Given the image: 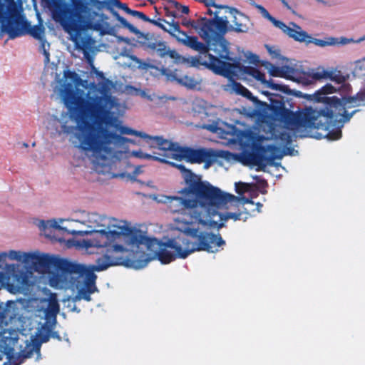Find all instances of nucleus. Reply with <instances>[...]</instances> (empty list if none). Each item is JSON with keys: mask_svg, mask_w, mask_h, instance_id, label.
Listing matches in <instances>:
<instances>
[{"mask_svg": "<svg viewBox=\"0 0 365 365\" xmlns=\"http://www.w3.org/2000/svg\"><path fill=\"white\" fill-rule=\"evenodd\" d=\"M58 71L52 64V71ZM95 86L68 69L56 72L53 83L54 93L68 108L58 122L61 132L69 135L71 145L83 153L97 172H103L111 164L113 149L110 145L117 142H130L120 135H130L148 139L151 148L165 151L168 160H185L191 163H210V152L187 148H174L170 141L160 137H151L135 130L108 115H121L125 106L112 97L98 98L94 94Z\"/></svg>", "mask_w": 365, "mask_h": 365, "instance_id": "nucleus-1", "label": "nucleus"}, {"mask_svg": "<svg viewBox=\"0 0 365 365\" xmlns=\"http://www.w3.org/2000/svg\"><path fill=\"white\" fill-rule=\"evenodd\" d=\"M336 91L333 85L327 83L313 94H304L303 98L309 102L327 105L320 109L307 107L299 113L286 110L279 118L256 127H245L243 130L220 120L205 125L204 128L226 140L222 142L224 144H238L244 148L254 150L257 155L242 156V163L257 170H264L274 158H282L284 155L292 154L288 145L294 136L317 138L326 137L330 140L341 138L340 130L321 134L319 136L309 131L313 128H324V131L327 132L329 125H336L333 114L336 113L340 105L339 98L327 96Z\"/></svg>", "mask_w": 365, "mask_h": 365, "instance_id": "nucleus-2", "label": "nucleus"}, {"mask_svg": "<svg viewBox=\"0 0 365 365\" xmlns=\"http://www.w3.org/2000/svg\"><path fill=\"white\" fill-rule=\"evenodd\" d=\"M128 258L116 255H103L96 264H83L62 261L51 264L47 274L43 277V285H48L55 289L69 291L71 295L62 299L71 310L75 309V302L81 300L91 301V294L98 292L96 284L97 276L95 272H101L110 267L124 265L128 267Z\"/></svg>", "mask_w": 365, "mask_h": 365, "instance_id": "nucleus-3", "label": "nucleus"}, {"mask_svg": "<svg viewBox=\"0 0 365 365\" xmlns=\"http://www.w3.org/2000/svg\"><path fill=\"white\" fill-rule=\"evenodd\" d=\"M185 235L162 242L140 230L133 229L129 223L127 254L131 257H128V267L142 269L154 259H158L162 264H168L176 258L185 259L198 252L196 239Z\"/></svg>", "mask_w": 365, "mask_h": 365, "instance_id": "nucleus-4", "label": "nucleus"}, {"mask_svg": "<svg viewBox=\"0 0 365 365\" xmlns=\"http://www.w3.org/2000/svg\"><path fill=\"white\" fill-rule=\"evenodd\" d=\"M6 252L7 259L23 264L32 263L33 266L25 267L11 277L0 272V289L4 287L9 292L16 294L23 292L29 286L43 284V277L47 275L52 264L49 255L38 251L23 252L11 250Z\"/></svg>", "mask_w": 365, "mask_h": 365, "instance_id": "nucleus-5", "label": "nucleus"}, {"mask_svg": "<svg viewBox=\"0 0 365 365\" xmlns=\"http://www.w3.org/2000/svg\"><path fill=\"white\" fill-rule=\"evenodd\" d=\"M168 163L181 171L184 181L187 185V187L178 191V193L182 195L190 196L197 200L207 203V206L217 210V209L234 210L240 205L252 204V201L244 197L235 196L212 186L207 182L201 181L200 176L195 175L181 164L175 163L171 160Z\"/></svg>", "mask_w": 365, "mask_h": 365, "instance_id": "nucleus-6", "label": "nucleus"}, {"mask_svg": "<svg viewBox=\"0 0 365 365\" xmlns=\"http://www.w3.org/2000/svg\"><path fill=\"white\" fill-rule=\"evenodd\" d=\"M150 198L158 203L163 204L172 213L179 214L174 217L173 227L177 230V221L195 222L215 226L222 225L226 217L220 215L216 209L190 196L185 197L165 195H151Z\"/></svg>", "mask_w": 365, "mask_h": 365, "instance_id": "nucleus-7", "label": "nucleus"}, {"mask_svg": "<svg viewBox=\"0 0 365 365\" xmlns=\"http://www.w3.org/2000/svg\"><path fill=\"white\" fill-rule=\"evenodd\" d=\"M108 220V225L93 231L96 234L93 240L81 241L69 240L66 242L67 247H76L91 253L92 248H97L103 255H115L127 254V233L129 231V222L110 217L106 216Z\"/></svg>", "mask_w": 365, "mask_h": 365, "instance_id": "nucleus-8", "label": "nucleus"}, {"mask_svg": "<svg viewBox=\"0 0 365 365\" xmlns=\"http://www.w3.org/2000/svg\"><path fill=\"white\" fill-rule=\"evenodd\" d=\"M222 34H215L207 45L205 51L198 52L199 56L188 59L191 66H203L215 73L230 78L232 75H240V61L230 56L228 43L220 37Z\"/></svg>", "mask_w": 365, "mask_h": 365, "instance_id": "nucleus-9", "label": "nucleus"}, {"mask_svg": "<svg viewBox=\"0 0 365 365\" xmlns=\"http://www.w3.org/2000/svg\"><path fill=\"white\" fill-rule=\"evenodd\" d=\"M55 7L51 5L54 19L60 23L63 29L73 36L81 31L88 29H97L98 21L107 19L105 15L92 11L88 4L77 3L67 11H58L66 4L65 0H51Z\"/></svg>", "mask_w": 365, "mask_h": 365, "instance_id": "nucleus-10", "label": "nucleus"}, {"mask_svg": "<svg viewBox=\"0 0 365 365\" xmlns=\"http://www.w3.org/2000/svg\"><path fill=\"white\" fill-rule=\"evenodd\" d=\"M221 210L222 209H217V212L226 217V219L223 220L222 225L210 226L202 225L197 221L195 222H185L178 220L177 221V231L190 236L193 239H196V241H197L198 252L205 251L209 253L218 252L225 245V240L219 234L202 231L200 226L220 228L224 226L225 222L228 220H232L234 221L242 220L245 221L248 215L247 213H244L242 211L239 212L230 211L222 212H220Z\"/></svg>", "mask_w": 365, "mask_h": 365, "instance_id": "nucleus-11", "label": "nucleus"}, {"mask_svg": "<svg viewBox=\"0 0 365 365\" xmlns=\"http://www.w3.org/2000/svg\"><path fill=\"white\" fill-rule=\"evenodd\" d=\"M108 220L105 215L96 212L83 213L80 219L53 218L38 222L39 229L45 234L50 230H57L66 232L73 235H91L93 231H98L108 226Z\"/></svg>", "mask_w": 365, "mask_h": 365, "instance_id": "nucleus-12", "label": "nucleus"}, {"mask_svg": "<svg viewBox=\"0 0 365 365\" xmlns=\"http://www.w3.org/2000/svg\"><path fill=\"white\" fill-rule=\"evenodd\" d=\"M248 19L237 10L225 9V17L218 19L213 24L196 26V31L205 41H210L215 34H225L233 30L237 32H246L248 30Z\"/></svg>", "mask_w": 365, "mask_h": 365, "instance_id": "nucleus-13", "label": "nucleus"}, {"mask_svg": "<svg viewBox=\"0 0 365 365\" xmlns=\"http://www.w3.org/2000/svg\"><path fill=\"white\" fill-rule=\"evenodd\" d=\"M27 25L22 0H0V26L10 38L24 34Z\"/></svg>", "mask_w": 365, "mask_h": 365, "instance_id": "nucleus-14", "label": "nucleus"}, {"mask_svg": "<svg viewBox=\"0 0 365 365\" xmlns=\"http://www.w3.org/2000/svg\"><path fill=\"white\" fill-rule=\"evenodd\" d=\"M240 75H232L230 78H227L229 79L227 84L223 86L222 87L224 91L230 93L241 95L252 100V101H255L256 98L252 96V93L245 87L232 79L234 77H237L239 79H245L246 75H248L259 81L261 83L265 85L267 88L287 93L288 89L286 86L275 84L271 81H267L265 78V75L256 68L245 67L240 65Z\"/></svg>", "mask_w": 365, "mask_h": 365, "instance_id": "nucleus-15", "label": "nucleus"}, {"mask_svg": "<svg viewBox=\"0 0 365 365\" xmlns=\"http://www.w3.org/2000/svg\"><path fill=\"white\" fill-rule=\"evenodd\" d=\"M322 80H329L336 83H342L346 81V78L339 71L319 66L304 73L299 77V82L304 86H309L316 81Z\"/></svg>", "mask_w": 365, "mask_h": 365, "instance_id": "nucleus-16", "label": "nucleus"}, {"mask_svg": "<svg viewBox=\"0 0 365 365\" xmlns=\"http://www.w3.org/2000/svg\"><path fill=\"white\" fill-rule=\"evenodd\" d=\"M339 102L336 113L333 114L336 124L344 123L350 120L355 111L349 112V109L365 106V90L359 91L354 96L339 98Z\"/></svg>", "mask_w": 365, "mask_h": 365, "instance_id": "nucleus-17", "label": "nucleus"}, {"mask_svg": "<svg viewBox=\"0 0 365 365\" xmlns=\"http://www.w3.org/2000/svg\"><path fill=\"white\" fill-rule=\"evenodd\" d=\"M277 24L276 27L282 30L289 38L300 43L307 42L309 34L297 24L290 22L288 25H286L281 21Z\"/></svg>", "mask_w": 365, "mask_h": 365, "instance_id": "nucleus-18", "label": "nucleus"}, {"mask_svg": "<svg viewBox=\"0 0 365 365\" xmlns=\"http://www.w3.org/2000/svg\"><path fill=\"white\" fill-rule=\"evenodd\" d=\"M173 36L175 37L179 43L197 52L205 51L207 49L205 44L198 41L197 37L188 36L185 32L180 31V28L177 29V31L173 34Z\"/></svg>", "mask_w": 365, "mask_h": 365, "instance_id": "nucleus-19", "label": "nucleus"}, {"mask_svg": "<svg viewBox=\"0 0 365 365\" xmlns=\"http://www.w3.org/2000/svg\"><path fill=\"white\" fill-rule=\"evenodd\" d=\"M36 15H37L38 19L39 21V24L40 25L39 26H35L32 27L31 29V30H30V33H31V34L34 37L41 40V47H42V48L43 50V54H44V56H45V62L46 63H48V61H49V53L47 51V48H49V43L43 40V37H44V28L43 26L42 21L41 19V16H40L39 13L37 12Z\"/></svg>", "mask_w": 365, "mask_h": 365, "instance_id": "nucleus-20", "label": "nucleus"}, {"mask_svg": "<svg viewBox=\"0 0 365 365\" xmlns=\"http://www.w3.org/2000/svg\"><path fill=\"white\" fill-rule=\"evenodd\" d=\"M261 65L264 67L269 74L273 77L287 78V75L291 72L290 68L287 66L278 67L268 61H262L261 62Z\"/></svg>", "mask_w": 365, "mask_h": 365, "instance_id": "nucleus-21", "label": "nucleus"}, {"mask_svg": "<svg viewBox=\"0 0 365 365\" xmlns=\"http://www.w3.org/2000/svg\"><path fill=\"white\" fill-rule=\"evenodd\" d=\"M226 8L227 7H225V6H217V5H213L212 9L211 7H209L208 12L210 14H213L215 16V19L212 21H207L204 19H202L200 21H199L196 24L191 23L192 27L196 31V28H195L196 26L203 27V26L206 25L207 24H213L218 19H220L221 17H225V16H222V15L220 16V14H225V9H226Z\"/></svg>", "mask_w": 365, "mask_h": 365, "instance_id": "nucleus-22", "label": "nucleus"}, {"mask_svg": "<svg viewBox=\"0 0 365 365\" xmlns=\"http://www.w3.org/2000/svg\"><path fill=\"white\" fill-rule=\"evenodd\" d=\"M130 93L136 96H140L143 98H145L150 101L155 102L156 103H159L160 102L163 101V100L165 98L164 96H159L154 93H150L146 91L135 88L133 87H130Z\"/></svg>", "mask_w": 365, "mask_h": 365, "instance_id": "nucleus-23", "label": "nucleus"}, {"mask_svg": "<svg viewBox=\"0 0 365 365\" xmlns=\"http://www.w3.org/2000/svg\"><path fill=\"white\" fill-rule=\"evenodd\" d=\"M352 75L359 78H365V56L351 63Z\"/></svg>", "mask_w": 365, "mask_h": 365, "instance_id": "nucleus-24", "label": "nucleus"}, {"mask_svg": "<svg viewBox=\"0 0 365 365\" xmlns=\"http://www.w3.org/2000/svg\"><path fill=\"white\" fill-rule=\"evenodd\" d=\"M158 153H155V152H153V155H150V154H147V153H143L142 150H137V151H133L131 153H130V156H133V157H136V158H142V159H153V160H158V161H160V162H163V163H170V160H168V158H166L164 155L165 154L162 155V156L163 158H160L158 156H157L156 155H158Z\"/></svg>", "mask_w": 365, "mask_h": 365, "instance_id": "nucleus-25", "label": "nucleus"}, {"mask_svg": "<svg viewBox=\"0 0 365 365\" xmlns=\"http://www.w3.org/2000/svg\"><path fill=\"white\" fill-rule=\"evenodd\" d=\"M173 78L175 80H177L180 83L190 88H195L200 83V81H197L193 77L189 76H183L178 78L177 77L176 75H175Z\"/></svg>", "mask_w": 365, "mask_h": 365, "instance_id": "nucleus-26", "label": "nucleus"}, {"mask_svg": "<svg viewBox=\"0 0 365 365\" xmlns=\"http://www.w3.org/2000/svg\"><path fill=\"white\" fill-rule=\"evenodd\" d=\"M312 43L319 47L332 46V37H327L324 39L314 38L309 35L306 43Z\"/></svg>", "mask_w": 365, "mask_h": 365, "instance_id": "nucleus-27", "label": "nucleus"}, {"mask_svg": "<svg viewBox=\"0 0 365 365\" xmlns=\"http://www.w3.org/2000/svg\"><path fill=\"white\" fill-rule=\"evenodd\" d=\"M166 55L169 56L171 58L174 59L176 63H187L188 65L191 66L190 63L188 61L189 58H185L181 56L175 50H170V48H168Z\"/></svg>", "mask_w": 365, "mask_h": 365, "instance_id": "nucleus-28", "label": "nucleus"}, {"mask_svg": "<svg viewBox=\"0 0 365 365\" xmlns=\"http://www.w3.org/2000/svg\"><path fill=\"white\" fill-rule=\"evenodd\" d=\"M265 48L273 59H282V61L287 60L285 58H284L280 52V50L276 47V46H271L269 45H266Z\"/></svg>", "mask_w": 365, "mask_h": 365, "instance_id": "nucleus-29", "label": "nucleus"}, {"mask_svg": "<svg viewBox=\"0 0 365 365\" xmlns=\"http://www.w3.org/2000/svg\"><path fill=\"white\" fill-rule=\"evenodd\" d=\"M255 6L258 9L259 12L262 14V16L271 21L272 24L276 27L277 25V23H279V21L272 17L263 6L260 5H256Z\"/></svg>", "mask_w": 365, "mask_h": 365, "instance_id": "nucleus-30", "label": "nucleus"}, {"mask_svg": "<svg viewBox=\"0 0 365 365\" xmlns=\"http://www.w3.org/2000/svg\"><path fill=\"white\" fill-rule=\"evenodd\" d=\"M235 187L236 192L241 195L249 191L251 189L252 185L248 183L239 182L235 183Z\"/></svg>", "mask_w": 365, "mask_h": 365, "instance_id": "nucleus-31", "label": "nucleus"}, {"mask_svg": "<svg viewBox=\"0 0 365 365\" xmlns=\"http://www.w3.org/2000/svg\"><path fill=\"white\" fill-rule=\"evenodd\" d=\"M354 39L346 37L334 38L332 37V46H345L354 43Z\"/></svg>", "mask_w": 365, "mask_h": 365, "instance_id": "nucleus-32", "label": "nucleus"}, {"mask_svg": "<svg viewBox=\"0 0 365 365\" xmlns=\"http://www.w3.org/2000/svg\"><path fill=\"white\" fill-rule=\"evenodd\" d=\"M205 102L200 99H195L193 101V110L195 112L200 113L205 108Z\"/></svg>", "mask_w": 365, "mask_h": 365, "instance_id": "nucleus-33", "label": "nucleus"}, {"mask_svg": "<svg viewBox=\"0 0 365 365\" xmlns=\"http://www.w3.org/2000/svg\"><path fill=\"white\" fill-rule=\"evenodd\" d=\"M165 26V28L164 31L168 32L172 36H173V34H175L177 31V29L179 28L178 24L174 22H168Z\"/></svg>", "mask_w": 365, "mask_h": 365, "instance_id": "nucleus-34", "label": "nucleus"}, {"mask_svg": "<svg viewBox=\"0 0 365 365\" xmlns=\"http://www.w3.org/2000/svg\"><path fill=\"white\" fill-rule=\"evenodd\" d=\"M168 47L163 41H159L157 48L155 50L158 52L159 56H166V52L168 50Z\"/></svg>", "mask_w": 365, "mask_h": 365, "instance_id": "nucleus-35", "label": "nucleus"}, {"mask_svg": "<svg viewBox=\"0 0 365 365\" xmlns=\"http://www.w3.org/2000/svg\"><path fill=\"white\" fill-rule=\"evenodd\" d=\"M171 6L175 8L178 11H181L183 14H187L189 12V9L186 6L180 5L179 3L172 1Z\"/></svg>", "mask_w": 365, "mask_h": 365, "instance_id": "nucleus-36", "label": "nucleus"}, {"mask_svg": "<svg viewBox=\"0 0 365 365\" xmlns=\"http://www.w3.org/2000/svg\"><path fill=\"white\" fill-rule=\"evenodd\" d=\"M245 56L251 62L253 63H256L259 62V58L256 54H254L253 53L250 51H247L245 53Z\"/></svg>", "mask_w": 365, "mask_h": 365, "instance_id": "nucleus-37", "label": "nucleus"}, {"mask_svg": "<svg viewBox=\"0 0 365 365\" xmlns=\"http://www.w3.org/2000/svg\"><path fill=\"white\" fill-rule=\"evenodd\" d=\"M115 6L125 12L130 14L131 12V9H130L125 4H121L120 2L118 1L117 0H115Z\"/></svg>", "mask_w": 365, "mask_h": 365, "instance_id": "nucleus-38", "label": "nucleus"}, {"mask_svg": "<svg viewBox=\"0 0 365 365\" xmlns=\"http://www.w3.org/2000/svg\"><path fill=\"white\" fill-rule=\"evenodd\" d=\"M130 14H132L133 16H137L138 17L139 19H141L144 21H148V19H147V17L145 16V14H143V13L141 12H139V11H133L131 10V12L130 13Z\"/></svg>", "mask_w": 365, "mask_h": 365, "instance_id": "nucleus-39", "label": "nucleus"}, {"mask_svg": "<svg viewBox=\"0 0 365 365\" xmlns=\"http://www.w3.org/2000/svg\"><path fill=\"white\" fill-rule=\"evenodd\" d=\"M154 24L157 26H158L159 27H160L161 29H163V30L165 29V24L168 23V21H165V20H163V19H158V21H153Z\"/></svg>", "mask_w": 365, "mask_h": 365, "instance_id": "nucleus-40", "label": "nucleus"}, {"mask_svg": "<svg viewBox=\"0 0 365 365\" xmlns=\"http://www.w3.org/2000/svg\"><path fill=\"white\" fill-rule=\"evenodd\" d=\"M159 41H160L155 40H155H151L150 41L148 42V46L149 48L155 50V48H157Z\"/></svg>", "mask_w": 365, "mask_h": 365, "instance_id": "nucleus-41", "label": "nucleus"}, {"mask_svg": "<svg viewBox=\"0 0 365 365\" xmlns=\"http://www.w3.org/2000/svg\"><path fill=\"white\" fill-rule=\"evenodd\" d=\"M56 121V118H53V117H51L49 119H48V124L46 125V127L48 130H51L52 127H53V124L55 123Z\"/></svg>", "mask_w": 365, "mask_h": 365, "instance_id": "nucleus-42", "label": "nucleus"}, {"mask_svg": "<svg viewBox=\"0 0 365 365\" xmlns=\"http://www.w3.org/2000/svg\"><path fill=\"white\" fill-rule=\"evenodd\" d=\"M291 93L292 95H294V96H296V97L302 98H304V94H305V93H303L302 92L299 91H293L291 92Z\"/></svg>", "mask_w": 365, "mask_h": 365, "instance_id": "nucleus-43", "label": "nucleus"}, {"mask_svg": "<svg viewBox=\"0 0 365 365\" xmlns=\"http://www.w3.org/2000/svg\"><path fill=\"white\" fill-rule=\"evenodd\" d=\"M7 259L6 252H0V262H4Z\"/></svg>", "mask_w": 365, "mask_h": 365, "instance_id": "nucleus-44", "label": "nucleus"}, {"mask_svg": "<svg viewBox=\"0 0 365 365\" xmlns=\"http://www.w3.org/2000/svg\"><path fill=\"white\" fill-rule=\"evenodd\" d=\"M205 4L208 7H213V5H215L213 0H206Z\"/></svg>", "mask_w": 365, "mask_h": 365, "instance_id": "nucleus-45", "label": "nucleus"}, {"mask_svg": "<svg viewBox=\"0 0 365 365\" xmlns=\"http://www.w3.org/2000/svg\"><path fill=\"white\" fill-rule=\"evenodd\" d=\"M365 41V35L361 36L359 38L354 40V43H359L362 41Z\"/></svg>", "mask_w": 365, "mask_h": 365, "instance_id": "nucleus-46", "label": "nucleus"}, {"mask_svg": "<svg viewBox=\"0 0 365 365\" xmlns=\"http://www.w3.org/2000/svg\"><path fill=\"white\" fill-rule=\"evenodd\" d=\"M6 267H7L9 269L14 270L16 268L19 267V265L15 264H8V265L6 266Z\"/></svg>", "mask_w": 365, "mask_h": 365, "instance_id": "nucleus-47", "label": "nucleus"}, {"mask_svg": "<svg viewBox=\"0 0 365 365\" xmlns=\"http://www.w3.org/2000/svg\"><path fill=\"white\" fill-rule=\"evenodd\" d=\"M117 38H118V41H124V42H126L128 43H129V40L127 39V38H123V37H120V36H118Z\"/></svg>", "mask_w": 365, "mask_h": 365, "instance_id": "nucleus-48", "label": "nucleus"}, {"mask_svg": "<svg viewBox=\"0 0 365 365\" xmlns=\"http://www.w3.org/2000/svg\"><path fill=\"white\" fill-rule=\"evenodd\" d=\"M141 172H142V170H141L140 167H138L135 170V175H138V174L140 173Z\"/></svg>", "mask_w": 365, "mask_h": 365, "instance_id": "nucleus-49", "label": "nucleus"}, {"mask_svg": "<svg viewBox=\"0 0 365 365\" xmlns=\"http://www.w3.org/2000/svg\"><path fill=\"white\" fill-rule=\"evenodd\" d=\"M261 206H262V205H261L260 204H259V203L257 205V212H259V211H260V207H261Z\"/></svg>", "mask_w": 365, "mask_h": 365, "instance_id": "nucleus-50", "label": "nucleus"}, {"mask_svg": "<svg viewBox=\"0 0 365 365\" xmlns=\"http://www.w3.org/2000/svg\"><path fill=\"white\" fill-rule=\"evenodd\" d=\"M282 2L284 6H288V4L285 0H282Z\"/></svg>", "mask_w": 365, "mask_h": 365, "instance_id": "nucleus-51", "label": "nucleus"}, {"mask_svg": "<svg viewBox=\"0 0 365 365\" xmlns=\"http://www.w3.org/2000/svg\"><path fill=\"white\" fill-rule=\"evenodd\" d=\"M11 306H16V304L14 302H10L9 307H11Z\"/></svg>", "mask_w": 365, "mask_h": 365, "instance_id": "nucleus-52", "label": "nucleus"}, {"mask_svg": "<svg viewBox=\"0 0 365 365\" xmlns=\"http://www.w3.org/2000/svg\"><path fill=\"white\" fill-rule=\"evenodd\" d=\"M344 87L348 88V87H349V85H348V84L345 85Z\"/></svg>", "mask_w": 365, "mask_h": 365, "instance_id": "nucleus-53", "label": "nucleus"}, {"mask_svg": "<svg viewBox=\"0 0 365 365\" xmlns=\"http://www.w3.org/2000/svg\"><path fill=\"white\" fill-rule=\"evenodd\" d=\"M9 312V310H6V314H8Z\"/></svg>", "mask_w": 365, "mask_h": 365, "instance_id": "nucleus-54", "label": "nucleus"}, {"mask_svg": "<svg viewBox=\"0 0 365 365\" xmlns=\"http://www.w3.org/2000/svg\"><path fill=\"white\" fill-rule=\"evenodd\" d=\"M184 25H188V22L184 23Z\"/></svg>", "mask_w": 365, "mask_h": 365, "instance_id": "nucleus-55", "label": "nucleus"}, {"mask_svg": "<svg viewBox=\"0 0 365 365\" xmlns=\"http://www.w3.org/2000/svg\"><path fill=\"white\" fill-rule=\"evenodd\" d=\"M184 25H188V22L184 23Z\"/></svg>", "mask_w": 365, "mask_h": 365, "instance_id": "nucleus-56", "label": "nucleus"}]
</instances>
